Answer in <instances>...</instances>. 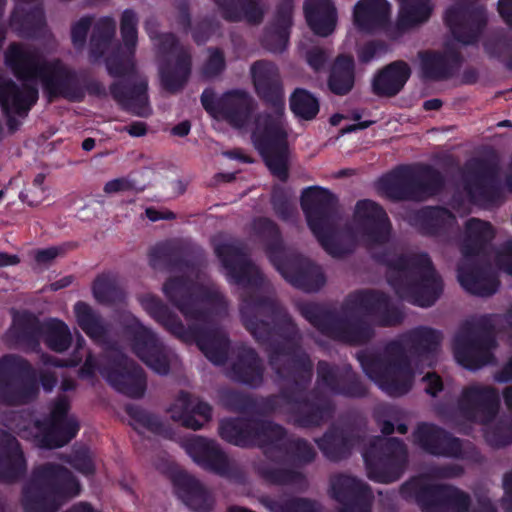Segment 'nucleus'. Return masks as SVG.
Masks as SVG:
<instances>
[{
    "label": "nucleus",
    "mask_w": 512,
    "mask_h": 512,
    "mask_svg": "<svg viewBox=\"0 0 512 512\" xmlns=\"http://www.w3.org/2000/svg\"><path fill=\"white\" fill-rule=\"evenodd\" d=\"M45 23L44 12L41 8H36L24 19L19 16L18 8L13 11L10 17L9 25L20 36H32L36 29L43 27Z\"/></svg>",
    "instance_id": "nucleus-55"
},
{
    "label": "nucleus",
    "mask_w": 512,
    "mask_h": 512,
    "mask_svg": "<svg viewBox=\"0 0 512 512\" xmlns=\"http://www.w3.org/2000/svg\"><path fill=\"white\" fill-rule=\"evenodd\" d=\"M494 319L493 316H484L476 323L467 322L456 333L453 351L463 367L476 370L494 363L491 350L496 347V342L490 333Z\"/></svg>",
    "instance_id": "nucleus-13"
},
{
    "label": "nucleus",
    "mask_w": 512,
    "mask_h": 512,
    "mask_svg": "<svg viewBox=\"0 0 512 512\" xmlns=\"http://www.w3.org/2000/svg\"><path fill=\"white\" fill-rule=\"evenodd\" d=\"M105 64L108 74L119 78L109 87L118 105L135 116H150L148 81L136 68L135 50L119 46L106 57Z\"/></svg>",
    "instance_id": "nucleus-10"
},
{
    "label": "nucleus",
    "mask_w": 512,
    "mask_h": 512,
    "mask_svg": "<svg viewBox=\"0 0 512 512\" xmlns=\"http://www.w3.org/2000/svg\"><path fill=\"white\" fill-rule=\"evenodd\" d=\"M69 402L59 397L54 403L50 417L45 423H35L37 430L34 440L41 448L54 449L69 443L79 430V422L74 416H68Z\"/></svg>",
    "instance_id": "nucleus-21"
},
{
    "label": "nucleus",
    "mask_w": 512,
    "mask_h": 512,
    "mask_svg": "<svg viewBox=\"0 0 512 512\" xmlns=\"http://www.w3.org/2000/svg\"><path fill=\"white\" fill-rule=\"evenodd\" d=\"M421 77L426 80H443L451 76L454 69L458 68L461 58L456 53H436L420 51Z\"/></svg>",
    "instance_id": "nucleus-34"
},
{
    "label": "nucleus",
    "mask_w": 512,
    "mask_h": 512,
    "mask_svg": "<svg viewBox=\"0 0 512 512\" xmlns=\"http://www.w3.org/2000/svg\"><path fill=\"white\" fill-rule=\"evenodd\" d=\"M293 113L305 120L313 119L319 112L318 100L305 89H296L290 98Z\"/></svg>",
    "instance_id": "nucleus-54"
},
{
    "label": "nucleus",
    "mask_w": 512,
    "mask_h": 512,
    "mask_svg": "<svg viewBox=\"0 0 512 512\" xmlns=\"http://www.w3.org/2000/svg\"><path fill=\"white\" fill-rule=\"evenodd\" d=\"M301 207L308 225L323 249L332 257H342L353 251V240L344 242L334 233L338 200L329 190L311 187L301 197Z\"/></svg>",
    "instance_id": "nucleus-11"
},
{
    "label": "nucleus",
    "mask_w": 512,
    "mask_h": 512,
    "mask_svg": "<svg viewBox=\"0 0 512 512\" xmlns=\"http://www.w3.org/2000/svg\"><path fill=\"white\" fill-rule=\"evenodd\" d=\"M414 442L426 452L447 457H461L462 445L443 429L427 423L419 424L413 432Z\"/></svg>",
    "instance_id": "nucleus-29"
},
{
    "label": "nucleus",
    "mask_w": 512,
    "mask_h": 512,
    "mask_svg": "<svg viewBox=\"0 0 512 512\" xmlns=\"http://www.w3.org/2000/svg\"><path fill=\"white\" fill-rule=\"evenodd\" d=\"M488 12L482 4L453 6L446 11L445 21L454 38L465 45L476 43L488 25Z\"/></svg>",
    "instance_id": "nucleus-23"
},
{
    "label": "nucleus",
    "mask_w": 512,
    "mask_h": 512,
    "mask_svg": "<svg viewBox=\"0 0 512 512\" xmlns=\"http://www.w3.org/2000/svg\"><path fill=\"white\" fill-rule=\"evenodd\" d=\"M354 68L352 56L339 55L331 67L327 83L329 90L339 96L348 94L354 87Z\"/></svg>",
    "instance_id": "nucleus-45"
},
{
    "label": "nucleus",
    "mask_w": 512,
    "mask_h": 512,
    "mask_svg": "<svg viewBox=\"0 0 512 512\" xmlns=\"http://www.w3.org/2000/svg\"><path fill=\"white\" fill-rule=\"evenodd\" d=\"M93 295L100 303H113L124 297V291L113 273H102L96 277L92 286Z\"/></svg>",
    "instance_id": "nucleus-51"
},
{
    "label": "nucleus",
    "mask_w": 512,
    "mask_h": 512,
    "mask_svg": "<svg viewBox=\"0 0 512 512\" xmlns=\"http://www.w3.org/2000/svg\"><path fill=\"white\" fill-rule=\"evenodd\" d=\"M466 190L474 202L490 201L491 195L498 191L492 178L486 173L465 175Z\"/></svg>",
    "instance_id": "nucleus-53"
},
{
    "label": "nucleus",
    "mask_w": 512,
    "mask_h": 512,
    "mask_svg": "<svg viewBox=\"0 0 512 512\" xmlns=\"http://www.w3.org/2000/svg\"><path fill=\"white\" fill-rule=\"evenodd\" d=\"M192 400L189 393L181 392L174 403L170 406L169 412L174 421H179L191 413Z\"/></svg>",
    "instance_id": "nucleus-64"
},
{
    "label": "nucleus",
    "mask_w": 512,
    "mask_h": 512,
    "mask_svg": "<svg viewBox=\"0 0 512 512\" xmlns=\"http://www.w3.org/2000/svg\"><path fill=\"white\" fill-rule=\"evenodd\" d=\"M344 377L339 370L325 361L317 366V387L324 393L344 394L352 397H361L366 394L363 385L357 381L351 382L348 387L342 386Z\"/></svg>",
    "instance_id": "nucleus-37"
},
{
    "label": "nucleus",
    "mask_w": 512,
    "mask_h": 512,
    "mask_svg": "<svg viewBox=\"0 0 512 512\" xmlns=\"http://www.w3.org/2000/svg\"><path fill=\"white\" fill-rule=\"evenodd\" d=\"M332 497L343 505L339 512H371L374 496L362 480L348 474L330 477Z\"/></svg>",
    "instance_id": "nucleus-25"
},
{
    "label": "nucleus",
    "mask_w": 512,
    "mask_h": 512,
    "mask_svg": "<svg viewBox=\"0 0 512 512\" xmlns=\"http://www.w3.org/2000/svg\"><path fill=\"white\" fill-rule=\"evenodd\" d=\"M360 437L352 431L332 428L316 442L322 453L332 461H338L350 454L352 447L359 442Z\"/></svg>",
    "instance_id": "nucleus-41"
},
{
    "label": "nucleus",
    "mask_w": 512,
    "mask_h": 512,
    "mask_svg": "<svg viewBox=\"0 0 512 512\" xmlns=\"http://www.w3.org/2000/svg\"><path fill=\"white\" fill-rule=\"evenodd\" d=\"M65 461L84 475H92L95 467L87 449L76 451L73 456H66Z\"/></svg>",
    "instance_id": "nucleus-61"
},
{
    "label": "nucleus",
    "mask_w": 512,
    "mask_h": 512,
    "mask_svg": "<svg viewBox=\"0 0 512 512\" xmlns=\"http://www.w3.org/2000/svg\"><path fill=\"white\" fill-rule=\"evenodd\" d=\"M441 341L442 334L439 331L419 327L403 335L401 342L389 344L382 355L359 353L358 359L366 375L381 390L398 397L406 394L412 386L413 374L405 350L417 358L416 365L421 363L430 367L435 361Z\"/></svg>",
    "instance_id": "nucleus-5"
},
{
    "label": "nucleus",
    "mask_w": 512,
    "mask_h": 512,
    "mask_svg": "<svg viewBox=\"0 0 512 512\" xmlns=\"http://www.w3.org/2000/svg\"><path fill=\"white\" fill-rule=\"evenodd\" d=\"M388 264V281L400 298L421 307L435 303L443 291L441 277L427 254H410Z\"/></svg>",
    "instance_id": "nucleus-8"
},
{
    "label": "nucleus",
    "mask_w": 512,
    "mask_h": 512,
    "mask_svg": "<svg viewBox=\"0 0 512 512\" xmlns=\"http://www.w3.org/2000/svg\"><path fill=\"white\" fill-rule=\"evenodd\" d=\"M5 59L16 76L26 81L17 85L10 79L0 77V105L12 133L20 126L14 115L25 118L37 102V79L42 81L50 99L60 96L70 101H80L84 97L76 74L59 60L46 62L36 49L18 43L8 47Z\"/></svg>",
    "instance_id": "nucleus-3"
},
{
    "label": "nucleus",
    "mask_w": 512,
    "mask_h": 512,
    "mask_svg": "<svg viewBox=\"0 0 512 512\" xmlns=\"http://www.w3.org/2000/svg\"><path fill=\"white\" fill-rule=\"evenodd\" d=\"M458 280L467 292L482 297L494 294L499 286V282L493 274L483 270L468 273L463 267L458 270Z\"/></svg>",
    "instance_id": "nucleus-46"
},
{
    "label": "nucleus",
    "mask_w": 512,
    "mask_h": 512,
    "mask_svg": "<svg viewBox=\"0 0 512 512\" xmlns=\"http://www.w3.org/2000/svg\"><path fill=\"white\" fill-rule=\"evenodd\" d=\"M300 314L318 331L335 340L362 345L374 336L372 326L391 327L402 323L404 315L380 291L363 290L350 294L339 315L317 303L299 302Z\"/></svg>",
    "instance_id": "nucleus-4"
},
{
    "label": "nucleus",
    "mask_w": 512,
    "mask_h": 512,
    "mask_svg": "<svg viewBox=\"0 0 512 512\" xmlns=\"http://www.w3.org/2000/svg\"><path fill=\"white\" fill-rule=\"evenodd\" d=\"M261 411L286 414L289 421L307 428L321 425L332 415V408L326 401L320 400L317 403L300 401L288 393L267 398L261 406Z\"/></svg>",
    "instance_id": "nucleus-18"
},
{
    "label": "nucleus",
    "mask_w": 512,
    "mask_h": 512,
    "mask_svg": "<svg viewBox=\"0 0 512 512\" xmlns=\"http://www.w3.org/2000/svg\"><path fill=\"white\" fill-rule=\"evenodd\" d=\"M131 346L134 353L154 372L166 375L170 362L164 346L147 327L136 324L132 329Z\"/></svg>",
    "instance_id": "nucleus-26"
},
{
    "label": "nucleus",
    "mask_w": 512,
    "mask_h": 512,
    "mask_svg": "<svg viewBox=\"0 0 512 512\" xmlns=\"http://www.w3.org/2000/svg\"><path fill=\"white\" fill-rule=\"evenodd\" d=\"M252 233L265 247L273 265L282 260L284 248L276 224L267 218H258L252 224Z\"/></svg>",
    "instance_id": "nucleus-44"
},
{
    "label": "nucleus",
    "mask_w": 512,
    "mask_h": 512,
    "mask_svg": "<svg viewBox=\"0 0 512 512\" xmlns=\"http://www.w3.org/2000/svg\"><path fill=\"white\" fill-rule=\"evenodd\" d=\"M292 4L285 2L277 11V24L279 31H268L264 36L263 43L271 52H282L287 44V28L291 25Z\"/></svg>",
    "instance_id": "nucleus-49"
},
{
    "label": "nucleus",
    "mask_w": 512,
    "mask_h": 512,
    "mask_svg": "<svg viewBox=\"0 0 512 512\" xmlns=\"http://www.w3.org/2000/svg\"><path fill=\"white\" fill-rule=\"evenodd\" d=\"M2 442L5 452L0 455V480L14 482L27 471V464L20 445L15 437L5 434Z\"/></svg>",
    "instance_id": "nucleus-38"
},
{
    "label": "nucleus",
    "mask_w": 512,
    "mask_h": 512,
    "mask_svg": "<svg viewBox=\"0 0 512 512\" xmlns=\"http://www.w3.org/2000/svg\"><path fill=\"white\" fill-rule=\"evenodd\" d=\"M277 444L282 447L284 453L281 455L276 448L273 455L266 456L267 459L273 462L308 464L316 457L315 449L307 441L302 439L288 440L284 429L282 439Z\"/></svg>",
    "instance_id": "nucleus-43"
},
{
    "label": "nucleus",
    "mask_w": 512,
    "mask_h": 512,
    "mask_svg": "<svg viewBox=\"0 0 512 512\" xmlns=\"http://www.w3.org/2000/svg\"><path fill=\"white\" fill-rule=\"evenodd\" d=\"M401 10L398 19L400 28H407L426 21L432 12L429 0H399Z\"/></svg>",
    "instance_id": "nucleus-52"
},
{
    "label": "nucleus",
    "mask_w": 512,
    "mask_h": 512,
    "mask_svg": "<svg viewBox=\"0 0 512 512\" xmlns=\"http://www.w3.org/2000/svg\"><path fill=\"white\" fill-rule=\"evenodd\" d=\"M263 503L271 512H321V505L309 498H293L284 504L273 500Z\"/></svg>",
    "instance_id": "nucleus-57"
},
{
    "label": "nucleus",
    "mask_w": 512,
    "mask_h": 512,
    "mask_svg": "<svg viewBox=\"0 0 512 512\" xmlns=\"http://www.w3.org/2000/svg\"><path fill=\"white\" fill-rule=\"evenodd\" d=\"M145 28L150 38L155 41L157 55L166 61L160 69L161 84L169 93H176L184 87L190 75L191 55L173 34L158 33L156 19H147Z\"/></svg>",
    "instance_id": "nucleus-12"
},
{
    "label": "nucleus",
    "mask_w": 512,
    "mask_h": 512,
    "mask_svg": "<svg viewBox=\"0 0 512 512\" xmlns=\"http://www.w3.org/2000/svg\"><path fill=\"white\" fill-rule=\"evenodd\" d=\"M442 186L441 173L431 168L418 174L400 168L380 182L382 192L392 200L424 201L439 193Z\"/></svg>",
    "instance_id": "nucleus-16"
},
{
    "label": "nucleus",
    "mask_w": 512,
    "mask_h": 512,
    "mask_svg": "<svg viewBox=\"0 0 512 512\" xmlns=\"http://www.w3.org/2000/svg\"><path fill=\"white\" fill-rule=\"evenodd\" d=\"M483 46L489 57L501 59L512 69V39L503 34H492L485 39Z\"/></svg>",
    "instance_id": "nucleus-56"
},
{
    "label": "nucleus",
    "mask_w": 512,
    "mask_h": 512,
    "mask_svg": "<svg viewBox=\"0 0 512 512\" xmlns=\"http://www.w3.org/2000/svg\"><path fill=\"white\" fill-rule=\"evenodd\" d=\"M222 17L229 22L262 23L265 8L260 0H214Z\"/></svg>",
    "instance_id": "nucleus-35"
},
{
    "label": "nucleus",
    "mask_w": 512,
    "mask_h": 512,
    "mask_svg": "<svg viewBox=\"0 0 512 512\" xmlns=\"http://www.w3.org/2000/svg\"><path fill=\"white\" fill-rule=\"evenodd\" d=\"M176 492L182 502L195 512H210L214 499L208 490L193 476L180 473L175 479Z\"/></svg>",
    "instance_id": "nucleus-32"
},
{
    "label": "nucleus",
    "mask_w": 512,
    "mask_h": 512,
    "mask_svg": "<svg viewBox=\"0 0 512 512\" xmlns=\"http://www.w3.org/2000/svg\"><path fill=\"white\" fill-rule=\"evenodd\" d=\"M101 373L119 392L131 398H140L146 390V377L141 367L117 349L106 354V364Z\"/></svg>",
    "instance_id": "nucleus-22"
},
{
    "label": "nucleus",
    "mask_w": 512,
    "mask_h": 512,
    "mask_svg": "<svg viewBox=\"0 0 512 512\" xmlns=\"http://www.w3.org/2000/svg\"><path fill=\"white\" fill-rule=\"evenodd\" d=\"M354 220L357 224L355 238L374 257L380 258L375 249L386 244L391 237V223L384 209L371 200H361L356 204Z\"/></svg>",
    "instance_id": "nucleus-19"
},
{
    "label": "nucleus",
    "mask_w": 512,
    "mask_h": 512,
    "mask_svg": "<svg viewBox=\"0 0 512 512\" xmlns=\"http://www.w3.org/2000/svg\"><path fill=\"white\" fill-rule=\"evenodd\" d=\"M367 476L380 483L398 480L407 464V448L397 438L373 437L362 451Z\"/></svg>",
    "instance_id": "nucleus-14"
},
{
    "label": "nucleus",
    "mask_w": 512,
    "mask_h": 512,
    "mask_svg": "<svg viewBox=\"0 0 512 512\" xmlns=\"http://www.w3.org/2000/svg\"><path fill=\"white\" fill-rule=\"evenodd\" d=\"M275 267L289 283L306 292L318 291L326 282L321 268L302 256L282 259Z\"/></svg>",
    "instance_id": "nucleus-27"
},
{
    "label": "nucleus",
    "mask_w": 512,
    "mask_h": 512,
    "mask_svg": "<svg viewBox=\"0 0 512 512\" xmlns=\"http://www.w3.org/2000/svg\"><path fill=\"white\" fill-rule=\"evenodd\" d=\"M74 313L78 325L90 338L99 343L105 342L108 330L99 314L85 302H77Z\"/></svg>",
    "instance_id": "nucleus-47"
},
{
    "label": "nucleus",
    "mask_w": 512,
    "mask_h": 512,
    "mask_svg": "<svg viewBox=\"0 0 512 512\" xmlns=\"http://www.w3.org/2000/svg\"><path fill=\"white\" fill-rule=\"evenodd\" d=\"M255 469L261 478L272 484L292 485L299 489L307 486L306 477L298 471L277 469L265 461L258 462Z\"/></svg>",
    "instance_id": "nucleus-48"
},
{
    "label": "nucleus",
    "mask_w": 512,
    "mask_h": 512,
    "mask_svg": "<svg viewBox=\"0 0 512 512\" xmlns=\"http://www.w3.org/2000/svg\"><path fill=\"white\" fill-rule=\"evenodd\" d=\"M410 75L411 69L406 62L394 61L374 75L372 92L378 97H394L403 89Z\"/></svg>",
    "instance_id": "nucleus-31"
},
{
    "label": "nucleus",
    "mask_w": 512,
    "mask_h": 512,
    "mask_svg": "<svg viewBox=\"0 0 512 512\" xmlns=\"http://www.w3.org/2000/svg\"><path fill=\"white\" fill-rule=\"evenodd\" d=\"M462 474L463 469L459 465L433 467L428 473L404 483L400 494L407 500H415L422 512H470L472 500L468 493L455 486L432 481Z\"/></svg>",
    "instance_id": "nucleus-7"
},
{
    "label": "nucleus",
    "mask_w": 512,
    "mask_h": 512,
    "mask_svg": "<svg viewBox=\"0 0 512 512\" xmlns=\"http://www.w3.org/2000/svg\"><path fill=\"white\" fill-rule=\"evenodd\" d=\"M390 14L386 0H360L354 7V23L362 31L373 32L388 25Z\"/></svg>",
    "instance_id": "nucleus-33"
},
{
    "label": "nucleus",
    "mask_w": 512,
    "mask_h": 512,
    "mask_svg": "<svg viewBox=\"0 0 512 512\" xmlns=\"http://www.w3.org/2000/svg\"><path fill=\"white\" fill-rule=\"evenodd\" d=\"M138 18L133 10L123 12L120 22V32L125 48L135 50L137 45Z\"/></svg>",
    "instance_id": "nucleus-59"
},
{
    "label": "nucleus",
    "mask_w": 512,
    "mask_h": 512,
    "mask_svg": "<svg viewBox=\"0 0 512 512\" xmlns=\"http://www.w3.org/2000/svg\"><path fill=\"white\" fill-rule=\"evenodd\" d=\"M228 376L250 386L260 385L263 380V365L255 351L250 348L241 349Z\"/></svg>",
    "instance_id": "nucleus-36"
},
{
    "label": "nucleus",
    "mask_w": 512,
    "mask_h": 512,
    "mask_svg": "<svg viewBox=\"0 0 512 512\" xmlns=\"http://www.w3.org/2000/svg\"><path fill=\"white\" fill-rule=\"evenodd\" d=\"M127 412L139 426L147 428L156 434L164 432V425L157 416L136 407H127Z\"/></svg>",
    "instance_id": "nucleus-60"
},
{
    "label": "nucleus",
    "mask_w": 512,
    "mask_h": 512,
    "mask_svg": "<svg viewBox=\"0 0 512 512\" xmlns=\"http://www.w3.org/2000/svg\"><path fill=\"white\" fill-rule=\"evenodd\" d=\"M307 22L315 34L328 36L335 28L336 10L330 0H306Z\"/></svg>",
    "instance_id": "nucleus-40"
},
{
    "label": "nucleus",
    "mask_w": 512,
    "mask_h": 512,
    "mask_svg": "<svg viewBox=\"0 0 512 512\" xmlns=\"http://www.w3.org/2000/svg\"><path fill=\"white\" fill-rule=\"evenodd\" d=\"M80 490L79 482L69 469L45 463L33 468L22 488L21 503L25 512H58Z\"/></svg>",
    "instance_id": "nucleus-9"
},
{
    "label": "nucleus",
    "mask_w": 512,
    "mask_h": 512,
    "mask_svg": "<svg viewBox=\"0 0 512 512\" xmlns=\"http://www.w3.org/2000/svg\"><path fill=\"white\" fill-rule=\"evenodd\" d=\"M11 333L17 335L18 341L26 338L37 340L43 335L46 345L55 352L67 350L72 342V335L68 326L60 320H50L41 325L33 315H24L15 322Z\"/></svg>",
    "instance_id": "nucleus-24"
},
{
    "label": "nucleus",
    "mask_w": 512,
    "mask_h": 512,
    "mask_svg": "<svg viewBox=\"0 0 512 512\" xmlns=\"http://www.w3.org/2000/svg\"><path fill=\"white\" fill-rule=\"evenodd\" d=\"M115 33L116 23L112 18L105 17L98 21L90 42L91 61H98L104 55Z\"/></svg>",
    "instance_id": "nucleus-50"
},
{
    "label": "nucleus",
    "mask_w": 512,
    "mask_h": 512,
    "mask_svg": "<svg viewBox=\"0 0 512 512\" xmlns=\"http://www.w3.org/2000/svg\"><path fill=\"white\" fill-rule=\"evenodd\" d=\"M214 251L230 279L244 287L240 314L246 329L260 343L269 345V361L279 378L300 391L310 382L312 363L301 350V334L286 310L274 297L273 288L247 257L237 241L214 244Z\"/></svg>",
    "instance_id": "nucleus-1"
},
{
    "label": "nucleus",
    "mask_w": 512,
    "mask_h": 512,
    "mask_svg": "<svg viewBox=\"0 0 512 512\" xmlns=\"http://www.w3.org/2000/svg\"><path fill=\"white\" fill-rule=\"evenodd\" d=\"M219 435L225 441L237 446H258L265 456L274 454L277 448L281 455L282 447L277 444L283 436V427L270 421L257 419L222 420Z\"/></svg>",
    "instance_id": "nucleus-15"
},
{
    "label": "nucleus",
    "mask_w": 512,
    "mask_h": 512,
    "mask_svg": "<svg viewBox=\"0 0 512 512\" xmlns=\"http://www.w3.org/2000/svg\"><path fill=\"white\" fill-rule=\"evenodd\" d=\"M257 103L245 90H232L217 100L219 115L235 127H243L256 110Z\"/></svg>",
    "instance_id": "nucleus-30"
},
{
    "label": "nucleus",
    "mask_w": 512,
    "mask_h": 512,
    "mask_svg": "<svg viewBox=\"0 0 512 512\" xmlns=\"http://www.w3.org/2000/svg\"><path fill=\"white\" fill-rule=\"evenodd\" d=\"M225 69L224 53L219 49H210L209 57L203 66V74L207 78H212L220 74Z\"/></svg>",
    "instance_id": "nucleus-62"
},
{
    "label": "nucleus",
    "mask_w": 512,
    "mask_h": 512,
    "mask_svg": "<svg viewBox=\"0 0 512 512\" xmlns=\"http://www.w3.org/2000/svg\"><path fill=\"white\" fill-rule=\"evenodd\" d=\"M484 437L486 442L495 448L512 444V421H500L493 426L486 425Z\"/></svg>",
    "instance_id": "nucleus-58"
},
{
    "label": "nucleus",
    "mask_w": 512,
    "mask_h": 512,
    "mask_svg": "<svg viewBox=\"0 0 512 512\" xmlns=\"http://www.w3.org/2000/svg\"><path fill=\"white\" fill-rule=\"evenodd\" d=\"M171 249L156 246L150 254V264L155 269L169 268L181 276L169 278L163 285V293L187 321L184 325L179 316L161 299L153 295L141 298L145 311L166 331L183 342H196L199 349L214 364H223L228 355L229 342L226 333L218 328L216 318L227 311V302L214 284L196 285L190 266L184 263L171 265Z\"/></svg>",
    "instance_id": "nucleus-2"
},
{
    "label": "nucleus",
    "mask_w": 512,
    "mask_h": 512,
    "mask_svg": "<svg viewBox=\"0 0 512 512\" xmlns=\"http://www.w3.org/2000/svg\"><path fill=\"white\" fill-rule=\"evenodd\" d=\"M457 408L464 420L486 426L496 418L499 412V392L490 385L469 384L462 389Z\"/></svg>",
    "instance_id": "nucleus-20"
},
{
    "label": "nucleus",
    "mask_w": 512,
    "mask_h": 512,
    "mask_svg": "<svg viewBox=\"0 0 512 512\" xmlns=\"http://www.w3.org/2000/svg\"><path fill=\"white\" fill-rule=\"evenodd\" d=\"M409 222L426 234H438L456 223L455 216L442 207H425L413 212Z\"/></svg>",
    "instance_id": "nucleus-39"
},
{
    "label": "nucleus",
    "mask_w": 512,
    "mask_h": 512,
    "mask_svg": "<svg viewBox=\"0 0 512 512\" xmlns=\"http://www.w3.org/2000/svg\"><path fill=\"white\" fill-rule=\"evenodd\" d=\"M257 94L272 103L271 113L255 119L253 139L273 176L285 182L289 176V149L283 121L282 82L278 67L270 61L258 60L250 67Z\"/></svg>",
    "instance_id": "nucleus-6"
},
{
    "label": "nucleus",
    "mask_w": 512,
    "mask_h": 512,
    "mask_svg": "<svg viewBox=\"0 0 512 512\" xmlns=\"http://www.w3.org/2000/svg\"><path fill=\"white\" fill-rule=\"evenodd\" d=\"M37 393V374L25 359L12 354L0 358V403L23 405Z\"/></svg>",
    "instance_id": "nucleus-17"
},
{
    "label": "nucleus",
    "mask_w": 512,
    "mask_h": 512,
    "mask_svg": "<svg viewBox=\"0 0 512 512\" xmlns=\"http://www.w3.org/2000/svg\"><path fill=\"white\" fill-rule=\"evenodd\" d=\"M93 19L89 16L82 17L71 28V40L76 49H82L86 43L87 33Z\"/></svg>",
    "instance_id": "nucleus-63"
},
{
    "label": "nucleus",
    "mask_w": 512,
    "mask_h": 512,
    "mask_svg": "<svg viewBox=\"0 0 512 512\" xmlns=\"http://www.w3.org/2000/svg\"><path fill=\"white\" fill-rule=\"evenodd\" d=\"M185 449L195 462L217 474L228 475L233 468L231 460L214 440L195 436L187 440Z\"/></svg>",
    "instance_id": "nucleus-28"
},
{
    "label": "nucleus",
    "mask_w": 512,
    "mask_h": 512,
    "mask_svg": "<svg viewBox=\"0 0 512 512\" xmlns=\"http://www.w3.org/2000/svg\"><path fill=\"white\" fill-rule=\"evenodd\" d=\"M492 225L478 218H470L465 223L461 241V251L465 257L478 254L494 238Z\"/></svg>",
    "instance_id": "nucleus-42"
}]
</instances>
